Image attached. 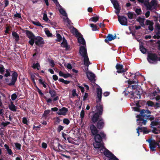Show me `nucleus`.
I'll return each instance as SVG.
<instances>
[{"label": "nucleus", "mask_w": 160, "mask_h": 160, "mask_svg": "<svg viewBox=\"0 0 160 160\" xmlns=\"http://www.w3.org/2000/svg\"><path fill=\"white\" fill-rule=\"evenodd\" d=\"M131 99L134 100V104L132 103L135 106L132 108V110L134 111L140 112V92L139 91H135L131 94V96H130Z\"/></svg>", "instance_id": "nucleus-1"}, {"label": "nucleus", "mask_w": 160, "mask_h": 160, "mask_svg": "<svg viewBox=\"0 0 160 160\" xmlns=\"http://www.w3.org/2000/svg\"><path fill=\"white\" fill-rule=\"evenodd\" d=\"M141 3L143 4L146 6L148 10H151L153 7V9H156L157 8L158 2L157 0H152L150 3L148 1H144V0H141Z\"/></svg>", "instance_id": "nucleus-2"}, {"label": "nucleus", "mask_w": 160, "mask_h": 160, "mask_svg": "<svg viewBox=\"0 0 160 160\" xmlns=\"http://www.w3.org/2000/svg\"><path fill=\"white\" fill-rule=\"evenodd\" d=\"M93 136H94V139L96 142H102L103 139H106V135L103 131H102Z\"/></svg>", "instance_id": "nucleus-3"}, {"label": "nucleus", "mask_w": 160, "mask_h": 160, "mask_svg": "<svg viewBox=\"0 0 160 160\" xmlns=\"http://www.w3.org/2000/svg\"><path fill=\"white\" fill-rule=\"evenodd\" d=\"M127 82H128V87L125 89V91L123 92V93L124 94V95L126 97H127L128 94H130L131 95V94L132 92H135V91H133V90L132 89V88L131 87V85L135 83V81H134L133 80H130L129 79Z\"/></svg>", "instance_id": "nucleus-4"}, {"label": "nucleus", "mask_w": 160, "mask_h": 160, "mask_svg": "<svg viewBox=\"0 0 160 160\" xmlns=\"http://www.w3.org/2000/svg\"><path fill=\"white\" fill-rule=\"evenodd\" d=\"M49 145L51 148L55 151H58L59 149L60 143L57 139H52L50 142Z\"/></svg>", "instance_id": "nucleus-5"}, {"label": "nucleus", "mask_w": 160, "mask_h": 160, "mask_svg": "<svg viewBox=\"0 0 160 160\" xmlns=\"http://www.w3.org/2000/svg\"><path fill=\"white\" fill-rule=\"evenodd\" d=\"M149 143V147L151 150L154 151L155 150V148L157 146L160 149V141L159 142H156L154 140H152L151 139H149L147 140Z\"/></svg>", "instance_id": "nucleus-6"}, {"label": "nucleus", "mask_w": 160, "mask_h": 160, "mask_svg": "<svg viewBox=\"0 0 160 160\" xmlns=\"http://www.w3.org/2000/svg\"><path fill=\"white\" fill-rule=\"evenodd\" d=\"M153 22L152 21H151L149 20H147L145 22V24L144 23L143 18H141V27H144L146 25H149L148 28L149 29L152 31L153 30Z\"/></svg>", "instance_id": "nucleus-7"}, {"label": "nucleus", "mask_w": 160, "mask_h": 160, "mask_svg": "<svg viewBox=\"0 0 160 160\" xmlns=\"http://www.w3.org/2000/svg\"><path fill=\"white\" fill-rule=\"evenodd\" d=\"M96 112L98 113L100 115H102L103 110V105L101 101H99L98 100H96Z\"/></svg>", "instance_id": "nucleus-8"}, {"label": "nucleus", "mask_w": 160, "mask_h": 160, "mask_svg": "<svg viewBox=\"0 0 160 160\" xmlns=\"http://www.w3.org/2000/svg\"><path fill=\"white\" fill-rule=\"evenodd\" d=\"M147 59L151 63L158 61V57L156 54L154 53H149L148 54Z\"/></svg>", "instance_id": "nucleus-9"}, {"label": "nucleus", "mask_w": 160, "mask_h": 160, "mask_svg": "<svg viewBox=\"0 0 160 160\" xmlns=\"http://www.w3.org/2000/svg\"><path fill=\"white\" fill-rule=\"evenodd\" d=\"M35 39V44L39 47H42L44 43L43 38L40 36L36 37Z\"/></svg>", "instance_id": "nucleus-10"}, {"label": "nucleus", "mask_w": 160, "mask_h": 160, "mask_svg": "<svg viewBox=\"0 0 160 160\" xmlns=\"http://www.w3.org/2000/svg\"><path fill=\"white\" fill-rule=\"evenodd\" d=\"M18 74L17 72H14L12 73V76L11 82L9 83L8 85L10 86H13L15 85V82L17 80Z\"/></svg>", "instance_id": "nucleus-11"}, {"label": "nucleus", "mask_w": 160, "mask_h": 160, "mask_svg": "<svg viewBox=\"0 0 160 160\" xmlns=\"http://www.w3.org/2000/svg\"><path fill=\"white\" fill-rule=\"evenodd\" d=\"M96 127L99 130L102 129L105 126L104 120L102 118H100V119L97 122Z\"/></svg>", "instance_id": "nucleus-12"}, {"label": "nucleus", "mask_w": 160, "mask_h": 160, "mask_svg": "<svg viewBox=\"0 0 160 160\" xmlns=\"http://www.w3.org/2000/svg\"><path fill=\"white\" fill-rule=\"evenodd\" d=\"M118 19L119 23L123 26L127 25L128 21L127 18L124 16H118Z\"/></svg>", "instance_id": "nucleus-13"}, {"label": "nucleus", "mask_w": 160, "mask_h": 160, "mask_svg": "<svg viewBox=\"0 0 160 160\" xmlns=\"http://www.w3.org/2000/svg\"><path fill=\"white\" fill-rule=\"evenodd\" d=\"M111 2L113 5L114 8L116 10L115 12V13L117 14H119L120 12L121 7L119 5L118 1L116 0H114L112 1Z\"/></svg>", "instance_id": "nucleus-14"}, {"label": "nucleus", "mask_w": 160, "mask_h": 160, "mask_svg": "<svg viewBox=\"0 0 160 160\" xmlns=\"http://www.w3.org/2000/svg\"><path fill=\"white\" fill-rule=\"evenodd\" d=\"M102 115H100L97 112H94L91 117V121L94 123L97 122L100 119V118H102L101 117Z\"/></svg>", "instance_id": "nucleus-15"}, {"label": "nucleus", "mask_w": 160, "mask_h": 160, "mask_svg": "<svg viewBox=\"0 0 160 160\" xmlns=\"http://www.w3.org/2000/svg\"><path fill=\"white\" fill-rule=\"evenodd\" d=\"M79 52L82 57L88 56L86 46H81L80 47Z\"/></svg>", "instance_id": "nucleus-16"}, {"label": "nucleus", "mask_w": 160, "mask_h": 160, "mask_svg": "<svg viewBox=\"0 0 160 160\" xmlns=\"http://www.w3.org/2000/svg\"><path fill=\"white\" fill-rule=\"evenodd\" d=\"M115 67L117 70L116 72L118 73L125 72H126V70L123 68V66L122 64L117 63Z\"/></svg>", "instance_id": "nucleus-17"}, {"label": "nucleus", "mask_w": 160, "mask_h": 160, "mask_svg": "<svg viewBox=\"0 0 160 160\" xmlns=\"http://www.w3.org/2000/svg\"><path fill=\"white\" fill-rule=\"evenodd\" d=\"M90 129L91 131L92 135L93 136L96 135L98 133L99 129L97 128L95 125L93 124H91L90 126Z\"/></svg>", "instance_id": "nucleus-18"}, {"label": "nucleus", "mask_w": 160, "mask_h": 160, "mask_svg": "<svg viewBox=\"0 0 160 160\" xmlns=\"http://www.w3.org/2000/svg\"><path fill=\"white\" fill-rule=\"evenodd\" d=\"M68 111V109L67 108L63 107L61 109H59L57 114L59 115H66Z\"/></svg>", "instance_id": "nucleus-19"}, {"label": "nucleus", "mask_w": 160, "mask_h": 160, "mask_svg": "<svg viewBox=\"0 0 160 160\" xmlns=\"http://www.w3.org/2000/svg\"><path fill=\"white\" fill-rule=\"evenodd\" d=\"M116 36L115 35L114 36L112 34H109L108 35L106 38L104 40V41L107 43H108L109 41H111L114 40L116 38Z\"/></svg>", "instance_id": "nucleus-20"}, {"label": "nucleus", "mask_w": 160, "mask_h": 160, "mask_svg": "<svg viewBox=\"0 0 160 160\" xmlns=\"http://www.w3.org/2000/svg\"><path fill=\"white\" fill-rule=\"evenodd\" d=\"M87 76L88 79L91 81H95V75L92 72H86Z\"/></svg>", "instance_id": "nucleus-21"}, {"label": "nucleus", "mask_w": 160, "mask_h": 160, "mask_svg": "<svg viewBox=\"0 0 160 160\" xmlns=\"http://www.w3.org/2000/svg\"><path fill=\"white\" fill-rule=\"evenodd\" d=\"M97 97L98 98V101H101L102 96V90L101 88H97Z\"/></svg>", "instance_id": "nucleus-22"}, {"label": "nucleus", "mask_w": 160, "mask_h": 160, "mask_svg": "<svg viewBox=\"0 0 160 160\" xmlns=\"http://www.w3.org/2000/svg\"><path fill=\"white\" fill-rule=\"evenodd\" d=\"M151 113L149 110L148 109L144 110V109H141V121L142 120L141 116H143V117L145 118L146 117H144V116H148L149 114Z\"/></svg>", "instance_id": "nucleus-23"}, {"label": "nucleus", "mask_w": 160, "mask_h": 160, "mask_svg": "<svg viewBox=\"0 0 160 160\" xmlns=\"http://www.w3.org/2000/svg\"><path fill=\"white\" fill-rule=\"evenodd\" d=\"M132 35L133 36H134L135 39L139 43V49H140V37L139 33L137 32L136 31H135L134 32H132Z\"/></svg>", "instance_id": "nucleus-24"}, {"label": "nucleus", "mask_w": 160, "mask_h": 160, "mask_svg": "<svg viewBox=\"0 0 160 160\" xmlns=\"http://www.w3.org/2000/svg\"><path fill=\"white\" fill-rule=\"evenodd\" d=\"M25 33L27 36L29 38H33L36 37L33 33L31 31L28 30H26L25 31Z\"/></svg>", "instance_id": "nucleus-25"}, {"label": "nucleus", "mask_w": 160, "mask_h": 160, "mask_svg": "<svg viewBox=\"0 0 160 160\" xmlns=\"http://www.w3.org/2000/svg\"><path fill=\"white\" fill-rule=\"evenodd\" d=\"M103 153L106 157L109 158L111 157L114 156V155L111 152L106 149L105 150Z\"/></svg>", "instance_id": "nucleus-26"}, {"label": "nucleus", "mask_w": 160, "mask_h": 160, "mask_svg": "<svg viewBox=\"0 0 160 160\" xmlns=\"http://www.w3.org/2000/svg\"><path fill=\"white\" fill-rule=\"evenodd\" d=\"M83 57L84 58V64L86 66L88 67L89 65L90 64V63L88 56H87Z\"/></svg>", "instance_id": "nucleus-27"}, {"label": "nucleus", "mask_w": 160, "mask_h": 160, "mask_svg": "<svg viewBox=\"0 0 160 160\" xmlns=\"http://www.w3.org/2000/svg\"><path fill=\"white\" fill-rule=\"evenodd\" d=\"M48 92L50 94L51 97L52 98L55 97L56 95V91L54 89H52L49 87Z\"/></svg>", "instance_id": "nucleus-28"}, {"label": "nucleus", "mask_w": 160, "mask_h": 160, "mask_svg": "<svg viewBox=\"0 0 160 160\" xmlns=\"http://www.w3.org/2000/svg\"><path fill=\"white\" fill-rule=\"evenodd\" d=\"M93 146L96 148H101L104 147V146L102 142H96L94 143Z\"/></svg>", "instance_id": "nucleus-29"}, {"label": "nucleus", "mask_w": 160, "mask_h": 160, "mask_svg": "<svg viewBox=\"0 0 160 160\" xmlns=\"http://www.w3.org/2000/svg\"><path fill=\"white\" fill-rule=\"evenodd\" d=\"M12 35L13 37L15 39V41L18 42L19 39V37L18 35L17 32H13L12 33Z\"/></svg>", "instance_id": "nucleus-30"}, {"label": "nucleus", "mask_w": 160, "mask_h": 160, "mask_svg": "<svg viewBox=\"0 0 160 160\" xmlns=\"http://www.w3.org/2000/svg\"><path fill=\"white\" fill-rule=\"evenodd\" d=\"M136 82L135 81V83H134L135 84L132 85V84L131 85V87L132 88V89L133 90H135V91H138V90H137L138 89L139 90H140V89L139 88V85L137 83H136Z\"/></svg>", "instance_id": "nucleus-31"}, {"label": "nucleus", "mask_w": 160, "mask_h": 160, "mask_svg": "<svg viewBox=\"0 0 160 160\" xmlns=\"http://www.w3.org/2000/svg\"><path fill=\"white\" fill-rule=\"evenodd\" d=\"M9 109L12 111L14 112L16 111V106L13 104V102H11V105L9 106Z\"/></svg>", "instance_id": "nucleus-32"}, {"label": "nucleus", "mask_w": 160, "mask_h": 160, "mask_svg": "<svg viewBox=\"0 0 160 160\" xmlns=\"http://www.w3.org/2000/svg\"><path fill=\"white\" fill-rule=\"evenodd\" d=\"M61 46L62 47L65 48L66 50L67 51L70 49V46L68 45L67 42L63 43L62 45L61 44Z\"/></svg>", "instance_id": "nucleus-33"}, {"label": "nucleus", "mask_w": 160, "mask_h": 160, "mask_svg": "<svg viewBox=\"0 0 160 160\" xmlns=\"http://www.w3.org/2000/svg\"><path fill=\"white\" fill-rule=\"evenodd\" d=\"M150 132V131L148 130L147 127H141V132H143L144 134H148Z\"/></svg>", "instance_id": "nucleus-34"}, {"label": "nucleus", "mask_w": 160, "mask_h": 160, "mask_svg": "<svg viewBox=\"0 0 160 160\" xmlns=\"http://www.w3.org/2000/svg\"><path fill=\"white\" fill-rule=\"evenodd\" d=\"M78 41L79 43L82 45L85 44V41L84 38L82 37H80L78 39Z\"/></svg>", "instance_id": "nucleus-35"}, {"label": "nucleus", "mask_w": 160, "mask_h": 160, "mask_svg": "<svg viewBox=\"0 0 160 160\" xmlns=\"http://www.w3.org/2000/svg\"><path fill=\"white\" fill-rule=\"evenodd\" d=\"M144 117H146V118H145V119H147V120H150L151 121H153L155 119L154 117L153 116L149 115L148 116H146L144 115Z\"/></svg>", "instance_id": "nucleus-36"}, {"label": "nucleus", "mask_w": 160, "mask_h": 160, "mask_svg": "<svg viewBox=\"0 0 160 160\" xmlns=\"http://www.w3.org/2000/svg\"><path fill=\"white\" fill-rule=\"evenodd\" d=\"M32 67L33 69H37L38 70H39L40 66L38 62L36 63V64L33 63L32 66Z\"/></svg>", "instance_id": "nucleus-37"}, {"label": "nucleus", "mask_w": 160, "mask_h": 160, "mask_svg": "<svg viewBox=\"0 0 160 160\" xmlns=\"http://www.w3.org/2000/svg\"><path fill=\"white\" fill-rule=\"evenodd\" d=\"M72 28H73L72 29V33H73L74 32H75L76 35L77 36H79V35L80 34V33L78 32V30L77 29H76V28H74L73 26H72Z\"/></svg>", "instance_id": "nucleus-38"}, {"label": "nucleus", "mask_w": 160, "mask_h": 160, "mask_svg": "<svg viewBox=\"0 0 160 160\" xmlns=\"http://www.w3.org/2000/svg\"><path fill=\"white\" fill-rule=\"evenodd\" d=\"M50 112V110L49 109L45 110L42 115V117L46 118L47 116L49 114Z\"/></svg>", "instance_id": "nucleus-39"}, {"label": "nucleus", "mask_w": 160, "mask_h": 160, "mask_svg": "<svg viewBox=\"0 0 160 160\" xmlns=\"http://www.w3.org/2000/svg\"><path fill=\"white\" fill-rule=\"evenodd\" d=\"M58 81L61 82H62L64 83L65 84H68L70 82L69 81H67V80H65L61 78H60L59 79Z\"/></svg>", "instance_id": "nucleus-40"}, {"label": "nucleus", "mask_w": 160, "mask_h": 160, "mask_svg": "<svg viewBox=\"0 0 160 160\" xmlns=\"http://www.w3.org/2000/svg\"><path fill=\"white\" fill-rule=\"evenodd\" d=\"M35 87L36 88V91L38 92L39 94L41 96L43 97V96H44V95L43 93L42 92L41 90L36 85V86H35Z\"/></svg>", "instance_id": "nucleus-41"}, {"label": "nucleus", "mask_w": 160, "mask_h": 160, "mask_svg": "<svg viewBox=\"0 0 160 160\" xmlns=\"http://www.w3.org/2000/svg\"><path fill=\"white\" fill-rule=\"evenodd\" d=\"M45 12L43 14V19L45 22H49L50 20L48 18L47 13Z\"/></svg>", "instance_id": "nucleus-42"}, {"label": "nucleus", "mask_w": 160, "mask_h": 160, "mask_svg": "<svg viewBox=\"0 0 160 160\" xmlns=\"http://www.w3.org/2000/svg\"><path fill=\"white\" fill-rule=\"evenodd\" d=\"M127 15L128 18L130 19H132L134 16H136V14H133V13L131 12H128L127 13Z\"/></svg>", "instance_id": "nucleus-43"}, {"label": "nucleus", "mask_w": 160, "mask_h": 160, "mask_svg": "<svg viewBox=\"0 0 160 160\" xmlns=\"http://www.w3.org/2000/svg\"><path fill=\"white\" fill-rule=\"evenodd\" d=\"M38 81L39 83L40 84H41L43 85V86L44 88H46L47 87V85H46V83L43 81L42 79H39Z\"/></svg>", "instance_id": "nucleus-44"}, {"label": "nucleus", "mask_w": 160, "mask_h": 160, "mask_svg": "<svg viewBox=\"0 0 160 160\" xmlns=\"http://www.w3.org/2000/svg\"><path fill=\"white\" fill-rule=\"evenodd\" d=\"M151 127H152V126H156L158 125V122L157 120H153L151 122Z\"/></svg>", "instance_id": "nucleus-45"}, {"label": "nucleus", "mask_w": 160, "mask_h": 160, "mask_svg": "<svg viewBox=\"0 0 160 160\" xmlns=\"http://www.w3.org/2000/svg\"><path fill=\"white\" fill-rule=\"evenodd\" d=\"M59 12L63 16L67 17V14L63 8H61L59 10Z\"/></svg>", "instance_id": "nucleus-46"}, {"label": "nucleus", "mask_w": 160, "mask_h": 160, "mask_svg": "<svg viewBox=\"0 0 160 160\" xmlns=\"http://www.w3.org/2000/svg\"><path fill=\"white\" fill-rule=\"evenodd\" d=\"M99 18V16H97L96 17H92L91 18V21L93 22H96L98 21Z\"/></svg>", "instance_id": "nucleus-47"}, {"label": "nucleus", "mask_w": 160, "mask_h": 160, "mask_svg": "<svg viewBox=\"0 0 160 160\" xmlns=\"http://www.w3.org/2000/svg\"><path fill=\"white\" fill-rule=\"evenodd\" d=\"M141 118L142 120L141 121V123L145 125L147 123V119H145L143 117V116H141Z\"/></svg>", "instance_id": "nucleus-48"}, {"label": "nucleus", "mask_w": 160, "mask_h": 160, "mask_svg": "<svg viewBox=\"0 0 160 160\" xmlns=\"http://www.w3.org/2000/svg\"><path fill=\"white\" fill-rule=\"evenodd\" d=\"M57 40V41L58 42H61L62 40V37L61 36L59 33H57L56 34Z\"/></svg>", "instance_id": "nucleus-49"}, {"label": "nucleus", "mask_w": 160, "mask_h": 160, "mask_svg": "<svg viewBox=\"0 0 160 160\" xmlns=\"http://www.w3.org/2000/svg\"><path fill=\"white\" fill-rule=\"evenodd\" d=\"M30 40H29L28 42V43L31 45L33 46L34 44L35 43V39H34V38H30Z\"/></svg>", "instance_id": "nucleus-50"}, {"label": "nucleus", "mask_w": 160, "mask_h": 160, "mask_svg": "<svg viewBox=\"0 0 160 160\" xmlns=\"http://www.w3.org/2000/svg\"><path fill=\"white\" fill-rule=\"evenodd\" d=\"M64 128V127L61 125H59L57 128V131L58 132H60Z\"/></svg>", "instance_id": "nucleus-51"}, {"label": "nucleus", "mask_w": 160, "mask_h": 160, "mask_svg": "<svg viewBox=\"0 0 160 160\" xmlns=\"http://www.w3.org/2000/svg\"><path fill=\"white\" fill-rule=\"evenodd\" d=\"M90 26L92 28L93 31H96L97 30V27L96 25L93 24H91Z\"/></svg>", "instance_id": "nucleus-52"}, {"label": "nucleus", "mask_w": 160, "mask_h": 160, "mask_svg": "<svg viewBox=\"0 0 160 160\" xmlns=\"http://www.w3.org/2000/svg\"><path fill=\"white\" fill-rule=\"evenodd\" d=\"M63 122L64 124L68 125L70 123V121L68 118H65L63 119Z\"/></svg>", "instance_id": "nucleus-53"}, {"label": "nucleus", "mask_w": 160, "mask_h": 160, "mask_svg": "<svg viewBox=\"0 0 160 160\" xmlns=\"http://www.w3.org/2000/svg\"><path fill=\"white\" fill-rule=\"evenodd\" d=\"M5 71V68L2 65H1L0 66V72L1 74L3 73Z\"/></svg>", "instance_id": "nucleus-54"}, {"label": "nucleus", "mask_w": 160, "mask_h": 160, "mask_svg": "<svg viewBox=\"0 0 160 160\" xmlns=\"http://www.w3.org/2000/svg\"><path fill=\"white\" fill-rule=\"evenodd\" d=\"M147 50L143 47V46L141 44V52L143 53H145L146 52Z\"/></svg>", "instance_id": "nucleus-55"}, {"label": "nucleus", "mask_w": 160, "mask_h": 160, "mask_svg": "<svg viewBox=\"0 0 160 160\" xmlns=\"http://www.w3.org/2000/svg\"><path fill=\"white\" fill-rule=\"evenodd\" d=\"M136 118H137L136 120L137 124L139 125L140 124V114H138L136 116Z\"/></svg>", "instance_id": "nucleus-56"}, {"label": "nucleus", "mask_w": 160, "mask_h": 160, "mask_svg": "<svg viewBox=\"0 0 160 160\" xmlns=\"http://www.w3.org/2000/svg\"><path fill=\"white\" fill-rule=\"evenodd\" d=\"M15 146L18 150H20L21 148V145L18 143L16 142L15 143Z\"/></svg>", "instance_id": "nucleus-57"}, {"label": "nucleus", "mask_w": 160, "mask_h": 160, "mask_svg": "<svg viewBox=\"0 0 160 160\" xmlns=\"http://www.w3.org/2000/svg\"><path fill=\"white\" fill-rule=\"evenodd\" d=\"M17 96L16 93H13L11 95V99L13 101L17 98Z\"/></svg>", "instance_id": "nucleus-58"}, {"label": "nucleus", "mask_w": 160, "mask_h": 160, "mask_svg": "<svg viewBox=\"0 0 160 160\" xmlns=\"http://www.w3.org/2000/svg\"><path fill=\"white\" fill-rule=\"evenodd\" d=\"M32 23L38 26H42L40 23L39 22L33 21Z\"/></svg>", "instance_id": "nucleus-59"}, {"label": "nucleus", "mask_w": 160, "mask_h": 160, "mask_svg": "<svg viewBox=\"0 0 160 160\" xmlns=\"http://www.w3.org/2000/svg\"><path fill=\"white\" fill-rule=\"evenodd\" d=\"M80 118H81V119H82L84 117V115H85V112L84 111L82 110L81 112H80Z\"/></svg>", "instance_id": "nucleus-60"}, {"label": "nucleus", "mask_w": 160, "mask_h": 160, "mask_svg": "<svg viewBox=\"0 0 160 160\" xmlns=\"http://www.w3.org/2000/svg\"><path fill=\"white\" fill-rule=\"evenodd\" d=\"M147 103L149 106H152L154 105V103L151 101H148Z\"/></svg>", "instance_id": "nucleus-61"}, {"label": "nucleus", "mask_w": 160, "mask_h": 160, "mask_svg": "<svg viewBox=\"0 0 160 160\" xmlns=\"http://www.w3.org/2000/svg\"><path fill=\"white\" fill-rule=\"evenodd\" d=\"M45 33L48 37H51L52 35V34L50 32V31L47 30L45 31Z\"/></svg>", "instance_id": "nucleus-62"}, {"label": "nucleus", "mask_w": 160, "mask_h": 160, "mask_svg": "<svg viewBox=\"0 0 160 160\" xmlns=\"http://www.w3.org/2000/svg\"><path fill=\"white\" fill-rule=\"evenodd\" d=\"M10 123L9 122H2L1 124L2 125H3L4 127H6L7 125L10 124Z\"/></svg>", "instance_id": "nucleus-63"}, {"label": "nucleus", "mask_w": 160, "mask_h": 160, "mask_svg": "<svg viewBox=\"0 0 160 160\" xmlns=\"http://www.w3.org/2000/svg\"><path fill=\"white\" fill-rule=\"evenodd\" d=\"M109 160H119V159L115 156L111 157L109 158Z\"/></svg>", "instance_id": "nucleus-64"}]
</instances>
